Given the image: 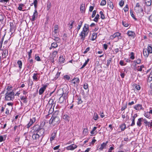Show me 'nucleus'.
<instances>
[{
	"mask_svg": "<svg viewBox=\"0 0 152 152\" xmlns=\"http://www.w3.org/2000/svg\"><path fill=\"white\" fill-rule=\"evenodd\" d=\"M35 132L32 136L33 140L36 141L39 140L40 138L42 139L45 132L44 129L41 128L38 125H36L33 127Z\"/></svg>",
	"mask_w": 152,
	"mask_h": 152,
	"instance_id": "1",
	"label": "nucleus"
},
{
	"mask_svg": "<svg viewBox=\"0 0 152 152\" xmlns=\"http://www.w3.org/2000/svg\"><path fill=\"white\" fill-rule=\"evenodd\" d=\"M88 25L85 24L83 28V31L79 34L80 37V39L83 41L85 39L86 37L87 36L88 33Z\"/></svg>",
	"mask_w": 152,
	"mask_h": 152,
	"instance_id": "2",
	"label": "nucleus"
},
{
	"mask_svg": "<svg viewBox=\"0 0 152 152\" xmlns=\"http://www.w3.org/2000/svg\"><path fill=\"white\" fill-rule=\"evenodd\" d=\"M14 92L7 91L5 94V100L7 101H13L15 98Z\"/></svg>",
	"mask_w": 152,
	"mask_h": 152,
	"instance_id": "3",
	"label": "nucleus"
},
{
	"mask_svg": "<svg viewBox=\"0 0 152 152\" xmlns=\"http://www.w3.org/2000/svg\"><path fill=\"white\" fill-rule=\"evenodd\" d=\"M60 122V119L58 117L53 115L49 121L50 124L54 126L58 124Z\"/></svg>",
	"mask_w": 152,
	"mask_h": 152,
	"instance_id": "4",
	"label": "nucleus"
},
{
	"mask_svg": "<svg viewBox=\"0 0 152 152\" xmlns=\"http://www.w3.org/2000/svg\"><path fill=\"white\" fill-rule=\"evenodd\" d=\"M58 51L57 50H54L50 55L49 59L52 63H53L55 60H56V56L58 54Z\"/></svg>",
	"mask_w": 152,
	"mask_h": 152,
	"instance_id": "5",
	"label": "nucleus"
},
{
	"mask_svg": "<svg viewBox=\"0 0 152 152\" xmlns=\"http://www.w3.org/2000/svg\"><path fill=\"white\" fill-rule=\"evenodd\" d=\"M134 10L136 11H137V12L139 13H141V17H142L144 13L143 12V10L142 7L140 6V4L139 3H137L136 4V5L134 8Z\"/></svg>",
	"mask_w": 152,
	"mask_h": 152,
	"instance_id": "6",
	"label": "nucleus"
},
{
	"mask_svg": "<svg viewBox=\"0 0 152 152\" xmlns=\"http://www.w3.org/2000/svg\"><path fill=\"white\" fill-rule=\"evenodd\" d=\"M121 35V34L119 33H115L110 36V38L111 39H113L114 38H117L118 39H121L122 38Z\"/></svg>",
	"mask_w": 152,
	"mask_h": 152,
	"instance_id": "7",
	"label": "nucleus"
},
{
	"mask_svg": "<svg viewBox=\"0 0 152 152\" xmlns=\"http://www.w3.org/2000/svg\"><path fill=\"white\" fill-rule=\"evenodd\" d=\"M134 108L137 111H140L141 110H143V108L141 104H138L135 105L134 107Z\"/></svg>",
	"mask_w": 152,
	"mask_h": 152,
	"instance_id": "8",
	"label": "nucleus"
},
{
	"mask_svg": "<svg viewBox=\"0 0 152 152\" xmlns=\"http://www.w3.org/2000/svg\"><path fill=\"white\" fill-rule=\"evenodd\" d=\"M79 79L77 77L75 78L72 80V83L74 84V86H78L79 82Z\"/></svg>",
	"mask_w": 152,
	"mask_h": 152,
	"instance_id": "9",
	"label": "nucleus"
},
{
	"mask_svg": "<svg viewBox=\"0 0 152 152\" xmlns=\"http://www.w3.org/2000/svg\"><path fill=\"white\" fill-rule=\"evenodd\" d=\"M77 147V145L74 144H72L66 148L67 150H73L76 148Z\"/></svg>",
	"mask_w": 152,
	"mask_h": 152,
	"instance_id": "10",
	"label": "nucleus"
},
{
	"mask_svg": "<svg viewBox=\"0 0 152 152\" xmlns=\"http://www.w3.org/2000/svg\"><path fill=\"white\" fill-rule=\"evenodd\" d=\"M107 143V142H106L103 143L100 146L99 145L98 147V150L100 151L103 150L104 148H105Z\"/></svg>",
	"mask_w": 152,
	"mask_h": 152,
	"instance_id": "11",
	"label": "nucleus"
},
{
	"mask_svg": "<svg viewBox=\"0 0 152 152\" xmlns=\"http://www.w3.org/2000/svg\"><path fill=\"white\" fill-rule=\"evenodd\" d=\"M36 118L35 117H33L30 119V121L27 125V128H29L35 121Z\"/></svg>",
	"mask_w": 152,
	"mask_h": 152,
	"instance_id": "12",
	"label": "nucleus"
},
{
	"mask_svg": "<svg viewBox=\"0 0 152 152\" xmlns=\"http://www.w3.org/2000/svg\"><path fill=\"white\" fill-rule=\"evenodd\" d=\"M127 34L129 37H131L133 38H134L135 34L132 31H128Z\"/></svg>",
	"mask_w": 152,
	"mask_h": 152,
	"instance_id": "13",
	"label": "nucleus"
},
{
	"mask_svg": "<svg viewBox=\"0 0 152 152\" xmlns=\"http://www.w3.org/2000/svg\"><path fill=\"white\" fill-rule=\"evenodd\" d=\"M38 15L37 10L35 9L34 10V13L33 15L32 16V18L31 20L32 21H34L35 20V17H36Z\"/></svg>",
	"mask_w": 152,
	"mask_h": 152,
	"instance_id": "14",
	"label": "nucleus"
},
{
	"mask_svg": "<svg viewBox=\"0 0 152 152\" xmlns=\"http://www.w3.org/2000/svg\"><path fill=\"white\" fill-rule=\"evenodd\" d=\"M75 21H74V20H71L68 25V27L69 28V30L70 31H71V30L72 29V27H73V24L74 23Z\"/></svg>",
	"mask_w": 152,
	"mask_h": 152,
	"instance_id": "15",
	"label": "nucleus"
},
{
	"mask_svg": "<svg viewBox=\"0 0 152 152\" xmlns=\"http://www.w3.org/2000/svg\"><path fill=\"white\" fill-rule=\"evenodd\" d=\"M46 86H43V87L41 88L39 90V95L42 94L46 89Z\"/></svg>",
	"mask_w": 152,
	"mask_h": 152,
	"instance_id": "16",
	"label": "nucleus"
},
{
	"mask_svg": "<svg viewBox=\"0 0 152 152\" xmlns=\"http://www.w3.org/2000/svg\"><path fill=\"white\" fill-rule=\"evenodd\" d=\"M58 26L57 25H55L54 27V30L53 32V34H56L58 32Z\"/></svg>",
	"mask_w": 152,
	"mask_h": 152,
	"instance_id": "17",
	"label": "nucleus"
},
{
	"mask_svg": "<svg viewBox=\"0 0 152 152\" xmlns=\"http://www.w3.org/2000/svg\"><path fill=\"white\" fill-rule=\"evenodd\" d=\"M12 109V107H7L6 109L5 113L7 115L9 114L10 110Z\"/></svg>",
	"mask_w": 152,
	"mask_h": 152,
	"instance_id": "18",
	"label": "nucleus"
},
{
	"mask_svg": "<svg viewBox=\"0 0 152 152\" xmlns=\"http://www.w3.org/2000/svg\"><path fill=\"white\" fill-rule=\"evenodd\" d=\"M58 47V45L56 42H54L52 43L51 46L49 48L50 50L52 49L53 48H55Z\"/></svg>",
	"mask_w": 152,
	"mask_h": 152,
	"instance_id": "19",
	"label": "nucleus"
},
{
	"mask_svg": "<svg viewBox=\"0 0 152 152\" xmlns=\"http://www.w3.org/2000/svg\"><path fill=\"white\" fill-rule=\"evenodd\" d=\"M108 6L110 7V9L113 10V4L110 0L107 1Z\"/></svg>",
	"mask_w": 152,
	"mask_h": 152,
	"instance_id": "20",
	"label": "nucleus"
},
{
	"mask_svg": "<svg viewBox=\"0 0 152 152\" xmlns=\"http://www.w3.org/2000/svg\"><path fill=\"white\" fill-rule=\"evenodd\" d=\"M38 75L39 74L37 72L34 73L33 76V79L36 80L37 79V77H39Z\"/></svg>",
	"mask_w": 152,
	"mask_h": 152,
	"instance_id": "21",
	"label": "nucleus"
},
{
	"mask_svg": "<svg viewBox=\"0 0 152 152\" xmlns=\"http://www.w3.org/2000/svg\"><path fill=\"white\" fill-rule=\"evenodd\" d=\"M54 98L53 97H52L49 100V103L52 105L55 104V102L54 101Z\"/></svg>",
	"mask_w": 152,
	"mask_h": 152,
	"instance_id": "22",
	"label": "nucleus"
},
{
	"mask_svg": "<svg viewBox=\"0 0 152 152\" xmlns=\"http://www.w3.org/2000/svg\"><path fill=\"white\" fill-rule=\"evenodd\" d=\"M142 118H140L138 119L137 122V125L139 126H140L142 125L141 122Z\"/></svg>",
	"mask_w": 152,
	"mask_h": 152,
	"instance_id": "23",
	"label": "nucleus"
},
{
	"mask_svg": "<svg viewBox=\"0 0 152 152\" xmlns=\"http://www.w3.org/2000/svg\"><path fill=\"white\" fill-rule=\"evenodd\" d=\"M80 10V11L82 12H85V5L84 4H82L81 5Z\"/></svg>",
	"mask_w": 152,
	"mask_h": 152,
	"instance_id": "24",
	"label": "nucleus"
},
{
	"mask_svg": "<svg viewBox=\"0 0 152 152\" xmlns=\"http://www.w3.org/2000/svg\"><path fill=\"white\" fill-rule=\"evenodd\" d=\"M8 51L6 50H5L3 52L2 56L4 57V58H6V56L8 55Z\"/></svg>",
	"mask_w": 152,
	"mask_h": 152,
	"instance_id": "25",
	"label": "nucleus"
},
{
	"mask_svg": "<svg viewBox=\"0 0 152 152\" xmlns=\"http://www.w3.org/2000/svg\"><path fill=\"white\" fill-rule=\"evenodd\" d=\"M63 118L66 121H69V116L67 115H64L63 116Z\"/></svg>",
	"mask_w": 152,
	"mask_h": 152,
	"instance_id": "26",
	"label": "nucleus"
},
{
	"mask_svg": "<svg viewBox=\"0 0 152 152\" xmlns=\"http://www.w3.org/2000/svg\"><path fill=\"white\" fill-rule=\"evenodd\" d=\"M145 2L146 5L147 6H150L151 5V0H145Z\"/></svg>",
	"mask_w": 152,
	"mask_h": 152,
	"instance_id": "27",
	"label": "nucleus"
},
{
	"mask_svg": "<svg viewBox=\"0 0 152 152\" xmlns=\"http://www.w3.org/2000/svg\"><path fill=\"white\" fill-rule=\"evenodd\" d=\"M97 127H94L93 129L92 130L91 132V133L92 134H95L97 133L96 131H95Z\"/></svg>",
	"mask_w": 152,
	"mask_h": 152,
	"instance_id": "28",
	"label": "nucleus"
},
{
	"mask_svg": "<svg viewBox=\"0 0 152 152\" xmlns=\"http://www.w3.org/2000/svg\"><path fill=\"white\" fill-rule=\"evenodd\" d=\"M149 53L148 52L146 49H144L143 51V54L144 56L148 57Z\"/></svg>",
	"mask_w": 152,
	"mask_h": 152,
	"instance_id": "29",
	"label": "nucleus"
},
{
	"mask_svg": "<svg viewBox=\"0 0 152 152\" xmlns=\"http://www.w3.org/2000/svg\"><path fill=\"white\" fill-rule=\"evenodd\" d=\"M152 80V72H151L150 74L149 75L148 79V82H150Z\"/></svg>",
	"mask_w": 152,
	"mask_h": 152,
	"instance_id": "30",
	"label": "nucleus"
},
{
	"mask_svg": "<svg viewBox=\"0 0 152 152\" xmlns=\"http://www.w3.org/2000/svg\"><path fill=\"white\" fill-rule=\"evenodd\" d=\"M99 118V117L98 116V115L96 113H94V116L93 117V118L95 120H97Z\"/></svg>",
	"mask_w": 152,
	"mask_h": 152,
	"instance_id": "31",
	"label": "nucleus"
},
{
	"mask_svg": "<svg viewBox=\"0 0 152 152\" xmlns=\"http://www.w3.org/2000/svg\"><path fill=\"white\" fill-rule=\"evenodd\" d=\"M65 100V99H64V98L63 96H61L59 99V102L60 103H62L64 102Z\"/></svg>",
	"mask_w": 152,
	"mask_h": 152,
	"instance_id": "32",
	"label": "nucleus"
},
{
	"mask_svg": "<svg viewBox=\"0 0 152 152\" xmlns=\"http://www.w3.org/2000/svg\"><path fill=\"white\" fill-rule=\"evenodd\" d=\"M143 68H145V67L143 65H142L140 66L137 67V70L140 71H142V70Z\"/></svg>",
	"mask_w": 152,
	"mask_h": 152,
	"instance_id": "33",
	"label": "nucleus"
},
{
	"mask_svg": "<svg viewBox=\"0 0 152 152\" xmlns=\"http://www.w3.org/2000/svg\"><path fill=\"white\" fill-rule=\"evenodd\" d=\"M144 115L147 118H151V115L148 112H147L145 113L144 114Z\"/></svg>",
	"mask_w": 152,
	"mask_h": 152,
	"instance_id": "34",
	"label": "nucleus"
},
{
	"mask_svg": "<svg viewBox=\"0 0 152 152\" xmlns=\"http://www.w3.org/2000/svg\"><path fill=\"white\" fill-rule=\"evenodd\" d=\"M136 58L137 59L136 61L135 60L134 62L136 63L137 64H140L141 63V61L140 58H137V56L136 57Z\"/></svg>",
	"mask_w": 152,
	"mask_h": 152,
	"instance_id": "35",
	"label": "nucleus"
},
{
	"mask_svg": "<svg viewBox=\"0 0 152 152\" xmlns=\"http://www.w3.org/2000/svg\"><path fill=\"white\" fill-rule=\"evenodd\" d=\"M64 59L63 56H60L59 58V61L61 63H64Z\"/></svg>",
	"mask_w": 152,
	"mask_h": 152,
	"instance_id": "36",
	"label": "nucleus"
},
{
	"mask_svg": "<svg viewBox=\"0 0 152 152\" xmlns=\"http://www.w3.org/2000/svg\"><path fill=\"white\" fill-rule=\"evenodd\" d=\"M147 51L149 53H152V48L151 46H148Z\"/></svg>",
	"mask_w": 152,
	"mask_h": 152,
	"instance_id": "37",
	"label": "nucleus"
},
{
	"mask_svg": "<svg viewBox=\"0 0 152 152\" xmlns=\"http://www.w3.org/2000/svg\"><path fill=\"white\" fill-rule=\"evenodd\" d=\"M121 131H124L126 128V126L124 124H122L121 125Z\"/></svg>",
	"mask_w": 152,
	"mask_h": 152,
	"instance_id": "38",
	"label": "nucleus"
},
{
	"mask_svg": "<svg viewBox=\"0 0 152 152\" xmlns=\"http://www.w3.org/2000/svg\"><path fill=\"white\" fill-rule=\"evenodd\" d=\"M39 0H34L33 1V4H34V8L36 9L37 7V5L38 4V1Z\"/></svg>",
	"mask_w": 152,
	"mask_h": 152,
	"instance_id": "39",
	"label": "nucleus"
},
{
	"mask_svg": "<svg viewBox=\"0 0 152 152\" xmlns=\"http://www.w3.org/2000/svg\"><path fill=\"white\" fill-rule=\"evenodd\" d=\"M56 137V134L55 133H53L51 135V137L50 138V140L51 141L53 140Z\"/></svg>",
	"mask_w": 152,
	"mask_h": 152,
	"instance_id": "40",
	"label": "nucleus"
},
{
	"mask_svg": "<svg viewBox=\"0 0 152 152\" xmlns=\"http://www.w3.org/2000/svg\"><path fill=\"white\" fill-rule=\"evenodd\" d=\"M97 34L96 33H94L92 34V40L93 41L97 37Z\"/></svg>",
	"mask_w": 152,
	"mask_h": 152,
	"instance_id": "41",
	"label": "nucleus"
},
{
	"mask_svg": "<svg viewBox=\"0 0 152 152\" xmlns=\"http://www.w3.org/2000/svg\"><path fill=\"white\" fill-rule=\"evenodd\" d=\"M18 64L19 65V67L20 69H21L22 68V62L21 61H18L17 62Z\"/></svg>",
	"mask_w": 152,
	"mask_h": 152,
	"instance_id": "42",
	"label": "nucleus"
},
{
	"mask_svg": "<svg viewBox=\"0 0 152 152\" xmlns=\"http://www.w3.org/2000/svg\"><path fill=\"white\" fill-rule=\"evenodd\" d=\"M99 14H97L96 15V16L94 18V20L96 22H97L99 18Z\"/></svg>",
	"mask_w": 152,
	"mask_h": 152,
	"instance_id": "43",
	"label": "nucleus"
},
{
	"mask_svg": "<svg viewBox=\"0 0 152 152\" xmlns=\"http://www.w3.org/2000/svg\"><path fill=\"white\" fill-rule=\"evenodd\" d=\"M130 58L132 60L134 58V54L133 52H132L130 53Z\"/></svg>",
	"mask_w": 152,
	"mask_h": 152,
	"instance_id": "44",
	"label": "nucleus"
},
{
	"mask_svg": "<svg viewBox=\"0 0 152 152\" xmlns=\"http://www.w3.org/2000/svg\"><path fill=\"white\" fill-rule=\"evenodd\" d=\"M82 25V22L81 21H80V22L78 26L77 27V29L78 31H79Z\"/></svg>",
	"mask_w": 152,
	"mask_h": 152,
	"instance_id": "45",
	"label": "nucleus"
},
{
	"mask_svg": "<svg viewBox=\"0 0 152 152\" xmlns=\"http://www.w3.org/2000/svg\"><path fill=\"white\" fill-rule=\"evenodd\" d=\"M4 18V15L3 14H0V22L3 21Z\"/></svg>",
	"mask_w": 152,
	"mask_h": 152,
	"instance_id": "46",
	"label": "nucleus"
},
{
	"mask_svg": "<svg viewBox=\"0 0 152 152\" xmlns=\"http://www.w3.org/2000/svg\"><path fill=\"white\" fill-rule=\"evenodd\" d=\"M106 4L105 0H102L101 2L100 5L102 6H104Z\"/></svg>",
	"mask_w": 152,
	"mask_h": 152,
	"instance_id": "47",
	"label": "nucleus"
},
{
	"mask_svg": "<svg viewBox=\"0 0 152 152\" xmlns=\"http://www.w3.org/2000/svg\"><path fill=\"white\" fill-rule=\"evenodd\" d=\"M35 59L37 61H39L41 60L40 57L37 55L35 56Z\"/></svg>",
	"mask_w": 152,
	"mask_h": 152,
	"instance_id": "48",
	"label": "nucleus"
},
{
	"mask_svg": "<svg viewBox=\"0 0 152 152\" xmlns=\"http://www.w3.org/2000/svg\"><path fill=\"white\" fill-rule=\"evenodd\" d=\"M124 10L125 12H126L128 11V6L127 4H126L125 7L124 8Z\"/></svg>",
	"mask_w": 152,
	"mask_h": 152,
	"instance_id": "49",
	"label": "nucleus"
},
{
	"mask_svg": "<svg viewBox=\"0 0 152 152\" xmlns=\"http://www.w3.org/2000/svg\"><path fill=\"white\" fill-rule=\"evenodd\" d=\"M23 6V4H21L19 5V6L18 7V9L19 10L21 11L22 10V7Z\"/></svg>",
	"mask_w": 152,
	"mask_h": 152,
	"instance_id": "50",
	"label": "nucleus"
},
{
	"mask_svg": "<svg viewBox=\"0 0 152 152\" xmlns=\"http://www.w3.org/2000/svg\"><path fill=\"white\" fill-rule=\"evenodd\" d=\"M77 100H78V104H80L82 103V101L81 100V98L80 97H78Z\"/></svg>",
	"mask_w": 152,
	"mask_h": 152,
	"instance_id": "51",
	"label": "nucleus"
},
{
	"mask_svg": "<svg viewBox=\"0 0 152 152\" xmlns=\"http://www.w3.org/2000/svg\"><path fill=\"white\" fill-rule=\"evenodd\" d=\"M144 123L149 126V124H150V122H148L145 119H144Z\"/></svg>",
	"mask_w": 152,
	"mask_h": 152,
	"instance_id": "52",
	"label": "nucleus"
},
{
	"mask_svg": "<svg viewBox=\"0 0 152 152\" xmlns=\"http://www.w3.org/2000/svg\"><path fill=\"white\" fill-rule=\"evenodd\" d=\"M33 82L32 80H29L28 81V86H32L33 84Z\"/></svg>",
	"mask_w": 152,
	"mask_h": 152,
	"instance_id": "53",
	"label": "nucleus"
},
{
	"mask_svg": "<svg viewBox=\"0 0 152 152\" xmlns=\"http://www.w3.org/2000/svg\"><path fill=\"white\" fill-rule=\"evenodd\" d=\"M111 61V58H110V59L107 60V66H108L110 64Z\"/></svg>",
	"mask_w": 152,
	"mask_h": 152,
	"instance_id": "54",
	"label": "nucleus"
},
{
	"mask_svg": "<svg viewBox=\"0 0 152 152\" xmlns=\"http://www.w3.org/2000/svg\"><path fill=\"white\" fill-rule=\"evenodd\" d=\"M83 88L86 90L88 89V84L86 83L84 84L83 85Z\"/></svg>",
	"mask_w": 152,
	"mask_h": 152,
	"instance_id": "55",
	"label": "nucleus"
},
{
	"mask_svg": "<svg viewBox=\"0 0 152 152\" xmlns=\"http://www.w3.org/2000/svg\"><path fill=\"white\" fill-rule=\"evenodd\" d=\"M135 119L132 118V123L131 124V126H133L135 125Z\"/></svg>",
	"mask_w": 152,
	"mask_h": 152,
	"instance_id": "56",
	"label": "nucleus"
},
{
	"mask_svg": "<svg viewBox=\"0 0 152 152\" xmlns=\"http://www.w3.org/2000/svg\"><path fill=\"white\" fill-rule=\"evenodd\" d=\"M26 97H24V96H22L21 97V100H24L23 102H25L26 101Z\"/></svg>",
	"mask_w": 152,
	"mask_h": 152,
	"instance_id": "57",
	"label": "nucleus"
},
{
	"mask_svg": "<svg viewBox=\"0 0 152 152\" xmlns=\"http://www.w3.org/2000/svg\"><path fill=\"white\" fill-rule=\"evenodd\" d=\"M51 7V5L50 3H48L47 6V9L49 10Z\"/></svg>",
	"mask_w": 152,
	"mask_h": 152,
	"instance_id": "58",
	"label": "nucleus"
},
{
	"mask_svg": "<svg viewBox=\"0 0 152 152\" xmlns=\"http://www.w3.org/2000/svg\"><path fill=\"white\" fill-rule=\"evenodd\" d=\"M135 88L138 90H140V87L139 85H136L135 86Z\"/></svg>",
	"mask_w": 152,
	"mask_h": 152,
	"instance_id": "59",
	"label": "nucleus"
},
{
	"mask_svg": "<svg viewBox=\"0 0 152 152\" xmlns=\"http://www.w3.org/2000/svg\"><path fill=\"white\" fill-rule=\"evenodd\" d=\"M124 2L123 1H120V2H119V5L120 6L122 7L123 6L124 4Z\"/></svg>",
	"mask_w": 152,
	"mask_h": 152,
	"instance_id": "60",
	"label": "nucleus"
},
{
	"mask_svg": "<svg viewBox=\"0 0 152 152\" xmlns=\"http://www.w3.org/2000/svg\"><path fill=\"white\" fill-rule=\"evenodd\" d=\"M122 24L123 25L125 26V27H127L128 26V25L127 23H125V22H124V21H122Z\"/></svg>",
	"mask_w": 152,
	"mask_h": 152,
	"instance_id": "61",
	"label": "nucleus"
},
{
	"mask_svg": "<svg viewBox=\"0 0 152 152\" xmlns=\"http://www.w3.org/2000/svg\"><path fill=\"white\" fill-rule=\"evenodd\" d=\"M96 14V10H94L93 11L92 14V18L94 17L95 16Z\"/></svg>",
	"mask_w": 152,
	"mask_h": 152,
	"instance_id": "62",
	"label": "nucleus"
},
{
	"mask_svg": "<svg viewBox=\"0 0 152 152\" xmlns=\"http://www.w3.org/2000/svg\"><path fill=\"white\" fill-rule=\"evenodd\" d=\"M90 50V48L89 47H88L86 48L84 52V53H87V52H88Z\"/></svg>",
	"mask_w": 152,
	"mask_h": 152,
	"instance_id": "63",
	"label": "nucleus"
},
{
	"mask_svg": "<svg viewBox=\"0 0 152 152\" xmlns=\"http://www.w3.org/2000/svg\"><path fill=\"white\" fill-rule=\"evenodd\" d=\"M64 77L66 78V79L69 80L70 78V77L68 75H66L64 76Z\"/></svg>",
	"mask_w": 152,
	"mask_h": 152,
	"instance_id": "64",
	"label": "nucleus"
}]
</instances>
